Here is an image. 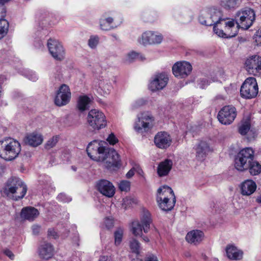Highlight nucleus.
Returning a JSON list of instances; mask_svg holds the SVG:
<instances>
[{
  "mask_svg": "<svg viewBox=\"0 0 261 261\" xmlns=\"http://www.w3.org/2000/svg\"><path fill=\"white\" fill-rule=\"evenodd\" d=\"M255 19L254 11L251 8H245L237 13L236 23L240 28L247 30L253 24Z\"/></svg>",
  "mask_w": 261,
  "mask_h": 261,
  "instance_id": "6e6552de",
  "label": "nucleus"
},
{
  "mask_svg": "<svg viewBox=\"0 0 261 261\" xmlns=\"http://www.w3.org/2000/svg\"><path fill=\"white\" fill-rule=\"evenodd\" d=\"M71 93L68 86L65 84L62 85L55 98V103L59 107L67 105L70 101Z\"/></svg>",
  "mask_w": 261,
  "mask_h": 261,
  "instance_id": "2eb2a0df",
  "label": "nucleus"
},
{
  "mask_svg": "<svg viewBox=\"0 0 261 261\" xmlns=\"http://www.w3.org/2000/svg\"><path fill=\"white\" fill-rule=\"evenodd\" d=\"M131 261H144V259L143 260L138 257H136V258H133Z\"/></svg>",
  "mask_w": 261,
  "mask_h": 261,
  "instance_id": "0e129e2a",
  "label": "nucleus"
},
{
  "mask_svg": "<svg viewBox=\"0 0 261 261\" xmlns=\"http://www.w3.org/2000/svg\"><path fill=\"white\" fill-rule=\"evenodd\" d=\"M227 257L231 260H240L242 258L243 252L235 246H227L225 249Z\"/></svg>",
  "mask_w": 261,
  "mask_h": 261,
  "instance_id": "7c9ffc66",
  "label": "nucleus"
},
{
  "mask_svg": "<svg viewBox=\"0 0 261 261\" xmlns=\"http://www.w3.org/2000/svg\"><path fill=\"white\" fill-rule=\"evenodd\" d=\"M173 165V162L171 160L166 159L161 162L157 169V172L159 176H164L167 175L171 170Z\"/></svg>",
  "mask_w": 261,
  "mask_h": 261,
  "instance_id": "bb28decb",
  "label": "nucleus"
},
{
  "mask_svg": "<svg viewBox=\"0 0 261 261\" xmlns=\"http://www.w3.org/2000/svg\"><path fill=\"white\" fill-rule=\"evenodd\" d=\"M55 253L53 246H41L39 249V254L41 258L48 259L51 258Z\"/></svg>",
  "mask_w": 261,
  "mask_h": 261,
  "instance_id": "2f4dec72",
  "label": "nucleus"
},
{
  "mask_svg": "<svg viewBox=\"0 0 261 261\" xmlns=\"http://www.w3.org/2000/svg\"><path fill=\"white\" fill-rule=\"evenodd\" d=\"M196 157L198 160L203 161L211 151L209 144L205 141H199L195 146Z\"/></svg>",
  "mask_w": 261,
  "mask_h": 261,
  "instance_id": "412c9836",
  "label": "nucleus"
},
{
  "mask_svg": "<svg viewBox=\"0 0 261 261\" xmlns=\"http://www.w3.org/2000/svg\"><path fill=\"white\" fill-rule=\"evenodd\" d=\"M241 0H220V5L224 9L232 10L238 7Z\"/></svg>",
  "mask_w": 261,
  "mask_h": 261,
  "instance_id": "473e14b6",
  "label": "nucleus"
},
{
  "mask_svg": "<svg viewBox=\"0 0 261 261\" xmlns=\"http://www.w3.org/2000/svg\"><path fill=\"white\" fill-rule=\"evenodd\" d=\"M246 69L250 73L261 75V57L254 55L248 58L245 62Z\"/></svg>",
  "mask_w": 261,
  "mask_h": 261,
  "instance_id": "f3484780",
  "label": "nucleus"
},
{
  "mask_svg": "<svg viewBox=\"0 0 261 261\" xmlns=\"http://www.w3.org/2000/svg\"><path fill=\"white\" fill-rule=\"evenodd\" d=\"M257 201L259 202V203H261V195L259 197H257Z\"/></svg>",
  "mask_w": 261,
  "mask_h": 261,
  "instance_id": "69168bd1",
  "label": "nucleus"
},
{
  "mask_svg": "<svg viewBox=\"0 0 261 261\" xmlns=\"http://www.w3.org/2000/svg\"><path fill=\"white\" fill-rule=\"evenodd\" d=\"M57 199L63 202H69L71 200V198L64 193L59 194L57 196Z\"/></svg>",
  "mask_w": 261,
  "mask_h": 261,
  "instance_id": "a18cd8bd",
  "label": "nucleus"
},
{
  "mask_svg": "<svg viewBox=\"0 0 261 261\" xmlns=\"http://www.w3.org/2000/svg\"><path fill=\"white\" fill-rule=\"evenodd\" d=\"M145 59V58L143 55L135 51H131L126 55L123 60L124 62L129 63L134 62L136 60L143 61Z\"/></svg>",
  "mask_w": 261,
  "mask_h": 261,
  "instance_id": "72a5a7b5",
  "label": "nucleus"
},
{
  "mask_svg": "<svg viewBox=\"0 0 261 261\" xmlns=\"http://www.w3.org/2000/svg\"><path fill=\"white\" fill-rule=\"evenodd\" d=\"M49 53L56 60L61 61L65 58V50L61 43L56 39H49L47 41Z\"/></svg>",
  "mask_w": 261,
  "mask_h": 261,
  "instance_id": "4468645a",
  "label": "nucleus"
},
{
  "mask_svg": "<svg viewBox=\"0 0 261 261\" xmlns=\"http://www.w3.org/2000/svg\"><path fill=\"white\" fill-rule=\"evenodd\" d=\"M39 215L37 209L32 206L23 207L20 213V217L22 219L29 221H34Z\"/></svg>",
  "mask_w": 261,
  "mask_h": 261,
  "instance_id": "5701e85b",
  "label": "nucleus"
},
{
  "mask_svg": "<svg viewBox=\"0 0 261 261\" xmlns=\"http://www.w3.org/2000/svg\"><path fill=\"white\" fill-rule=\"evenodd\" d=\"M154 142L157 147L165 149L170 146L172 139L167 133L161 132L155 135L154 138Z\"/></svg>",
  "mask_w": 261,
  "mask_h": 261,
  "instance_id": "aec40b11",
  "label": "nucleus"
},
{
  "mask_svg": "<svg viewBox=\"0 0 261 261\" xmlns=\"http://www.w3.org/2000/svg\"><path fill=\"white\" fill-rule=\"evenodd\" d=\"M59 141V137L57 136H53L49 139L45 144V148L50 149L56 146Z\"/></svg>",
  "mask_w": 261,
  "mask_h": 261,
  "instance_id": "58836bf2",
  "label": "nucleus"
},
{
  "mask_svg": "<svg viewBox=\"0 0 261 261\" xmlns=\"http://www.w3.org/2000/svg\"><path fill=\"white\" fill-rule=\"evenodd\" d=\"M98 261H110L108 256H101Z\"/></svg>",
  "mask_w": 261,
  "mask_h": 261,
  "instance_id": "052dcab7",
  "label": "nucleus"
},
{
  "mask_svg": "<svg viewBox=\"0 0 261 261\" xmlns=\"http://www.w3.org/2000/svg\"><path fill=\"white\" fill-rule=\"evenodd\" d=\"M90 99L87 96H80L77 101V108L81 111H85L89 107Z\"/></svg>",
  "mask_w": 261,
  "mask_h": 261,
  "instance_id": "c9c22d12",
  "label": "nucleus"
},
{
  "mask_svg": "<svg viewBox=\"0 0 261 261\" xmlns=\"http://www.w3.org/2000/svg\"><path fill=\"white\" fill-rule=\"evenodd\" d=\"M140 222L142 224L143 231L145 233H147L150 230V225L152 222L151 215L150 212L144 209L140 217Z\"/></svg>",
  "mask_w": 261,
  "mask_h": 261,
  "instance_id": "b1692460",
  "label": "nucleus"
},
{
  "mask_svg": "<svg viewBox=\"0 0 261 261\" xmlns=\"http://www.w3.org/2000/svg\"><path fill=\"white\" fill-rule=\"evenodd\" d=\"M107 141L111 145H114L118 142V139L116 137L113 133H111L109 135L107 139Z\"/></svg>",
  "mask_w": 261,
  "mask_h": 261,
  "instance_id": "09e8293b",
  "label": "nucleus"
},
{
  "mask_svg": "<svg viewBox=\"0 0 261 261\" xmlns=\"http://www.w3.org/2000/svg\"><path fill=\"white\" fill-rule=\"evenodd\" d=\"M235 21L233 20L224 21L218 25L213 27V31L219 37L228 38L234 37L238 33V29L234 27Z\"/></svg>",
  "mask_w": 261,
  "mask_h": 261,
  "instance_id": "1a4fd4ad",
  "label": "nucleus"
},
{
  "mask_svg": "<svg viewBox=\"0 0 261 261\" xmlns=\"http://www.w3.org/2000/svg\"><path fill=\"white\" fill-rule=\"evenodd\" d=\"M236 116V109L232 106H226L219 111L218 119L222 124L229 125L234 121Z\"/></svg>",
  "mask_w": 261,
  "mask_h": 261,
  "instance_id": "f8f14e48",
  "label": "nucleus"
},
{
  "mask_svg": "<svg viewBox=\"0 0 261 261\" xmlns=\"http://www.w3.org/2000/svg\"><path fill=\"white\" fill-rule=\"evenodd\" d=\"M43 141V138L41 134L33 133L28 135L25 138V142L29 145L36 147L40 145Z\"/></svg>",
  "mask_w": 261,
  "mask_h": 261,
  "instance_id": "cd10ccee",
  "label": "nucleus"
},
{
  "mask_svg": "<svg viewBox=\"0 0 261 261\" xmlns=\"http://www.w3.org/2000/svg\"><path fill=\"white\" fill-rule=\"evenodd\" d=\"M20 151V144L17 141L11 138L0 141V156L4 160L12 161L15 159Z\"/></svg>",
  "mask_w": 261,
  "mask_h": 261,
  "instance_id": "39448f33",
  "label": "nucleus"
},
{
  "mask_svg": "<svg viewBox=\"0 0 261 261\" xmlns=\"http://www.w3.org/2000/svg\"><path fill=\"white\" fill-rule=\"evenodd\" d=\"M143 230L142 224L139 220H136L132 223L130 231L136 237H139L140 240H143L144 243H147L149 239L147 237L142 236V231Z\"/></svg>",
  "mask_w": 261,
  "mask_h": 261,
  "instance_id": "a878e982",
  "label": "nucleus"
},
{
  "mask_svg": "<svg viewBox=\"0 0 261 261\" xmlns=\"http://www.w3.org/2000/svg\"><path fill=\"white\" fill-rule=\"evenodd\" d=\"M134 168L135 169V172H137L140 175L143 176L144 172L139 166H136L134 167Z\"/></svg>",
  "mask_w": 261,
  "mask_h": 261,
  "instance_id": "bf43d9fd",
  "label": "nucleus"
},
{
  "mask_svg": "<svg viewBox=\"0 0 261 261\" xmlns=\"http://www.w3.org/2000/svg\"><path fill=\"white\" fill-rule=\"evenodd\" d=\"M10 0H0V4L5 5V4L8 2Z\"/></svg>",
  "mask_w": 261,
  "mask_h": 261,
  "instance_id": "e2e57ef3",
  "label": "nucleus"
},
{
  "mask_svg": "<svg viewBox=\"0 0 261 261\" xmlns=\"http://www.w3.org/2000/svg\"><path fill=\"white\" fill-rule=\"evenodd\" d=\"M254 39L257 45H261V29L256 32L254 36Z\"/></svg>",
  "mask_w": 261,
  "mask_h": 261,
  "instance_id": "3c124183",
  "label": "nucleus"
},
{
  "mask_svg": "<svg viewBox=\"0 0 261 261\" xmlns=\"http://www.w3.org/2000/svg\"><path fill=\"white\" fill-rule=\"evenodd\" d=\"M27 191L26 185L19 178L12 176L9 178L4 188V193L15 200L22 199Z\"/></svg>",
  "mask_w": 261,
  "mask_h": 261,
  "instance_id": "f03ea898",
  "label": "nucleus"
},
{
  "mask_svg": "<svg viewBox=\"0 0 261 261\" xmlns=\"http://www.w3.org/2000/svg\"><path fill=\"white\" fill-rule=\"evenodd\" d=\"M4 253L8 256L11 259H13L14 257V255L13 253L9 250H5L4 251Z\"/></svg>",
  "mask_w": 261,
  "mask_h": 261,
  "instance_id": "13d9d810",
  "label": "nucleus"
},
{
  "mask_svg": "<svg viewBox=\"0 0 261 261\" xmlns=\"http://www.w3.org/2000/svg\"><path fill=\"white\" fill-rule=\"evenodd\" d=\"M72 169L73 170L76 171V168H75L74 167L72 166Z\"/></svg>",
  "mask_w": 261,
  "mask_h": 261,
  "instance_id": "338daca9",
  "label": "nucleus"
},
{
  "mask_svg": "<svg viewBox=\"0 0 261 261\" xmlns=\"http://www.w3.org/2000/svg\"><path fill=\"white\" fill-rule=\"evenodd\" d=\"M250 128V123L249 120L243 122L239 128V132L242 135H246Z\"/></svg>",
  "mask_w": 261,
  "mask_h": 261,
  "instance_id": "e433bc0d",
  "label": "nucleus"
},
{
  "mask_svg": "<svg viewBox=\"0 0 261 261\" xmlns=\"http://www.w3.org/2000/svg\"><path fill=\"white\" fill-rule=\"evenodd\" d=\"M258 91V88L256 79L252 77L247 78L243 83L240 89L242 97L247 99L255 97Z\"/></svg>",
  "mask_w": 261,
  "mask_h": 261,
  "instance_id": "9b49d317",
  "label": "nucleus"
},
{
  "mask_svg": "<svg viewBox=\"0 0 261 261\" xmlns=\"http://www.w3.org/2000/svg\"><path fill=\"white\" fill-rule=\"evenodd\" d=\"M144 261H159V260L155 254L152 253H148L144 257Z\"/></svg>",
  "mask_w": 261,
  "mask_h": 261,
  "instance_id": "8fccbe9b",
  "label": "nucleus"
},
{
  "mask_svg": "<svg viewBox=\"0 0 261 261\" xmlns=\"http://www.w3.org/2000/svg\"><path fill=\"white\" fill-rule=\"evenodd\" d=\"M135 169L134 167H133L131 169H130L128 172L126 174V177L127 178H132L135 174Z\"/></svg>",
  "mask_w": 261,
  "mask_h": 261,
  "instance_id": "4d7b16f0",
  "label": "nucleus"
},
{
  "mask_svg": "<svg viewBox=\"0 0 261 261\" xmlns=\"http://www.w3.org/2000/svg\"><path fill=\"white\" fill-rule=\"evenodd\" d=\"M123 235V230L121 228H118L114 232L115 242L116 244L121 243Z\"/></svg>",
  "mask_w": 261,
  "mask_h": 261,
  "instance_id": "ea45409f",
  "label": "nucleus"
},
{
  "mask_svg": "<svg viewBox=\"0 0 261 261\" xmlns=\"http://www.w3.org/2000/svg\"><path fill=\"white\" fill-rule=\"evenodd\" d=\"M97 190L108 197H112L115 193V188L112 183L106 179L99 180L96 184Z\"/></svg>",
  "mask_w": 261,
  "mask_h": 261,
  "instance_id": "6ab92c4d",
  "label": "nucleus"
},
{
  "mask_svg": "<svg viewBox=\"0 0 261 261\" xmlns=\"http://www.w3.org/2000/svg\"><path fill=\"white\" fill-rule=\"evenodd\" d=\"M39 182L40 185L43 186V188H45V186L49 185L50 183V178L46 176H42L39 177Z\"/></svg>",
  "mask_w": 261,
  "mask_h": 261,
  "instance_id": "c03bdc74",
  "label": "nucleus"
},
{
  "mask_svg": "<svg viewBox=\"0 0 261 261\" xmlns=\"http://www.w3.org/2000/svg\"><path fill=\"white\" fill-rule=\"evenodd\" d=\"M130 182L128 180H121L119 184V188L121 191L127 192L129 191Z\"/></svg>",
  "mask_w": 261,
  "mask_h": 261,
  "instance_id": "79ce46f5",
  "label": "nucleus"
},
{
  "mask_svg": "<svg viewBox=\"0 0 261 261\" xmlns=\"http://www.w3.org/2000/svg\"><path fill=\"white\" fill-rule=\"evenodd\" d=\"M105 224L108 229H111L114 226L113 220L110 218H106L105 220Z\"/></svg>",
  "mask_w": 261,
  "mask_h": 261,
  "instance_id": "603ef678",
  "label": "nucleus"
},
{
  "mask_svg": "<svg viewBox=\"0 0 261 261\" xmlns=\"http://www.w3.org/2000/svg\"><path fill=\"white\" fill-rule=\"evenodd\" d=\"M254 159V151L251 147L243 148L238 153L235 158V168L239 171L247 170L251 162Z\"/></svg>",
  "mask_w": 261,
  "mask_h": 261,
  "instance_id": "423d86ee",
  "label": "nucleus"
},
{
  "mask_svg": "<svg viewBox=\"0 0 261 261\" xmlns=\"http://www.w3.org/2000/svg\"><path fill=\"white\" fill-rule=\"evenodd\" d=\"M163 38V36L161 34L152 31H146L142 34L138 41L140 44L146 45L160 44L162 42Z\"/></svg>",
  "mask_w": 261,
  "mask_h": 261,
  "instance_id": "dca6fc26",
  "label": "nucleus"
},
{
  "mask_svg": "<svg viewBox=\"0 0 261 261\" xmlns=\"http://www.w3.org/2000/svg\"><path fill=\"white\" fill-rule=\"evenodd\" d=\"M6 14L5 5L0 4V39L7 34L8 31L9 23L4 19Z\"/></svg>",
  "mask_w": 261,
  "mask_h": 261,
  "instance_id": "4be33fe9",
  "label": "nucleus"
},
{
  "mask_svg": "<svg viewBox=\"0 0 261 261\" xmlns=\"http://www.w3.org/2000/svg\"><path fill=\"white\" fill-rule=\"evenodd\" d=\"M249 166L247 170H249L251 175H257L261 172V165L256 160H253Z\"/></svg>",
  "mask_w": 261,
  "mask_h": 261,
  "instance_id": "f704fd0d",
  "label": "nucleus"
},
{
  "mask_svg": "<svg viewBox=\"0 0 261 261\" xmlns=\"http://www.w3.org/2000/svg\"><path fill=\"white\" fill-rule=\"evenodd\" d=\"M32 230L33 234L38 235L41 230V226L38 225L34 224L32 226Z\"/></svg>",
  "mask_w": 261,
  "mask_h": 261,
  "instance_id": "6e6d98bb",
  "label": "nucleus"
},
{
  "mask_svg": "<svg viewBox=\"0 0 261 261\" xmlns=\"http://www.w3.org/2000/svg\"><path fill=\"white\" fill-rule=\"evenodd\" d=\"M204 238L203 232L200 230H193L189 232L186 239L189 243H199Z\"/></svg>",
  "mask_w": 261,
  "mask_h": 261,
  "instance_id": "c85d7f7f",
  "label": "nucleus"
},
{
  "mask_svg": "<svg viewBox=\"0 0 261 261\" xmlns=\"http://www.w3.org/2000/svg\"><path fill=\"white\" fill-rule=\"evenodd\" d=\"M146 103V101L143 98H139L133 102L130 106V109L135 111L139 109Z\"/></svg>",
  "mask_w": 261,
  "mask_h": 261,
  "instance_id": "4c0bfd02",
  "label": "nucleus"
},
{
  "mask_svg": "<svg viewBox=\"0 0 261 261\" xmlns=\"http://www.w3.org/2000/svg\"><path fill=\"white\" fill-rule=\"evenodd\" d=\"M47 236L49 239H56L59 237L58 233L52 228L48 229Z\"/></svg>",
  "mask_w": 261,
  "mask_h": 261,
  "instance_id": "de8ad7c7",
  "label": "nucleus"
},
{
  "mask_svg": "<svg viewBox=\"0 0 261 261\" xmlns=\"http://www.w3.org/2000/svg\"><path fill=\"white\" fill-rule=\"evenodd\" d=\"M114 18L109 16L108 13H105L100 17L99 20L100 28L104 31H108L116 28V26H112Z\"/></svg>",
  "mask_w": 261,
  "mask_h": 261,
  "instance_id": "c756f323",
  "label": "nucleus"
},
{
  "mask_svg": "<svg viewBox=\"0 0 261 261\" xmlns=\"http://www.w3.org/2000/svg\"><path fill=\"white\" fill-rule=\"evenodd\" d=\"M99 38L97 35L91 36L88 40V45L91 48H95L98 44Z\"/></svg>",
  "mask_w": 261,
  "mask_h": 261,
  "instance_id": "a19ab883",
  "label": "nucleus"
},
{
  "mask_svg": "<svg viewBox=\"0 0 261 261\" xmlns=\"http://www.w3.org/2000/svg\"><path fill=\"white\" fill-rule=\"evenodd\" d=\"M106 142L94 140L87 147L88 156L97 162H105L108 169L116 170L120 167L121 160L117 152L114 149L107 147Z\"/></svg>",
  "mask_w": 261,
  "mask_h": 261,
  "instance_id": "f257e3e1",
  "label": "nucleus"
},
{
  "mask_svg": "<svg viewBox=\"0 0 261 261\" xmlns=\"http://www.w3.org/2000/svg\"><path fill=\"white\" fill-rule=\"evenodd\" d=\"M154 121V117L149 112L138 114L134 123V129L138 133H147L153 127Z\"/></svg>",
  "mask_w": 261,
  "mask_h": 261,
  "instance_id": "0eeeda50",
  "label": "nucleus"
},
{
  "mask_svg": "<svg viewBox=\"0 0 261 261\" xmlns=\"http://www.w3.org/2000/svg\"><path fill=\"white\" fill-rule=\"evenodd\" d=\"M240 188L243 195L249 196L256 190V185L252 180L247 179L241 184Z\"/></svg>",
  "mask_w": 261,
  "mask_h": 261,
  "instance_id": "393cba45",
  "label": "nucleus"
},
{
  "mask_svg": "<svg viewBox=\"0 0 261 261\" xmlns=\"http://www.w3.org/2000/svg\"><path fill=\"white\" fill-rule=\"evenodd\" d=\"M42 45V44H39V45L38 47H40L41 46V45Z\"/></svg>",
  "mask_w": 261,
  "mask_h": 261,
  "instance_id": "774afa93",
  "label": "nucleus"
},
{
  "mask_svg": "<svg viewBox=\"0 0 261 261\" xmlns=\"http://www.w3.org/2000/svg\"><path fill=\"white\" fill-rule=\"evenodd\" d=\"M88 125L94 130H99L106 127L107 121L104 114L97 110H90L87 117Z\"/></svg>",
  "mask_w": 261,
  "mask_h": 261,
  "instance_id": "9d476101",
  "label": "nucleus"
},
{
  "mask_svg": "<svg viewBox=\"0 0 261 261\" xmlns=\"http://www.w3.org/2000/svg\"><path fill=\"white\" fill-rule=\"evenodd\" d=\"M198 86L200 88L204 89L206 88L210 82L205 78L200 79L198 80Z\"/></svg>",
  "mask_w": 261,
  "mask_h": 261,
  "instance_id": "49530a36",
  "label": "nucleus"
},
{
  "mask_svg": "<svg viewBox=\"0 0 261 261\" xmlns=\"http://www.w3.org/2000/svg\"><path fill=\"white\" fill-rule=\"evenodd\" d=\"M156 201L159 206L164 211H171L174 207L176 198L172 189L164 186L158 190Z\"/></svg>",
  "mask_w": 261,
  "mask_h": 261,
  "instance_id": "20e7f679",
  "label": "nucleus"
},
{
  "mask_svg": "<svg viewBox=\"0 0 261 261\" xmlns=\"http://www.w3.org/2000/svg\"><path fill=\"white\" fill-rule=\"evenodd\" d=\"M130 251L132 253L138 255L140 252V246H130Z\"/></svg>",
  "mask_w": 261,
  "mask_h": 261,
  "instance_id": "864d4df0",
  "label": "nucleus"
},
{
  "mask_svg": "<svg viewBox=\"0 0 261 261\" xmlns=\"http://www.w3.org/2000/svg\"><path fill=\"white\" fill-rule=\"evenodd\" d=\"M130 245H140V243L138 242V241H137L136 240H134L133 242L131 243Z\"/></svg>",
  "mask_w": 261,
  "mask_h": 261,
  "instance_id": "680f3d73",
  "label": "nucleus"
},
{
  "mask_svg": "<svg viewBox=\"0 0 261 261\" xmlns=\"http://www.w3.org/2000/svg\"><path fill=\"white\" fill-rule=\"evenodd\" d=\"M99 87L101 89V90H103L104 93L106 94L110 92L111 89V86L110 85L107 84L105 87L103 83H101L99 84Z\"/></svg>",
  "mask_w": 261,
  "mask_h": 261,
  "instance_id": "5fc2aeb1",
  "label": "nucleus"
},
{
  "mask_svg": "<svg viewBox=\"0 0 261 261\" xmlns=\"http://www.w3.org/2000/svg\"><path fill=\"white\" fill-rule=\"evenodd\" d=\"M25 76L30 81L36 82L38 80V75L35 72L32 70H27L25 72Z\"/></svg>",
  "mask_w": 261,
  "mask_h": 261,
  "instance_id": "37998d69",
  "label": "nucleus"
},
{
  "mask_svg": "<svg viewBox=\"0 0 261 261\" xmlns=\"http://www.w3.org/2000/svg\"><path fill=\"white\" fill-rule=\"evenodd\" d=\"M168 80V76L166 73H156L150 79L149 89L152 91L162 90L167 85Z\"/></svg>",
  "mask_w": 261,
  "mask_h": 261,
  "instance_id": "ddd939ff",
  "label": "nucleus"
},
{
  "mask_svg": "<svg viewBox=\"0 0 261 261\" xmlns=\"http://www.w3.org/2000/svg\"><path fill=\"white\" fill-rule=\"evenodd\" d=\"M225 17L222 11L215 7H207L200 11L198 17L199 22L206 26L219 25L224 21Z\"/></svg>",
  "mask_w": 261,
  "mask_h": 261,
  "instance_id": "7ed1b4c3",
  "label": "nucleus"
},
{
  "mask_svg": "<svg viewBox=\"0 0 261 261\" xmlns=\"http://www.w3.org/2000/svg\"><path fill=\"white\" fill-rule=\"evenodd\" d=\"M192 67L187 62H177L172 67L173 74L178 78H185L187 77L191 72Z\"/></svg>",
  "mask_w": 261,
  "mask_h": 261,
  "instance_id": "a211bd4d",
  "label": "nucleus"
}]
</instances>
